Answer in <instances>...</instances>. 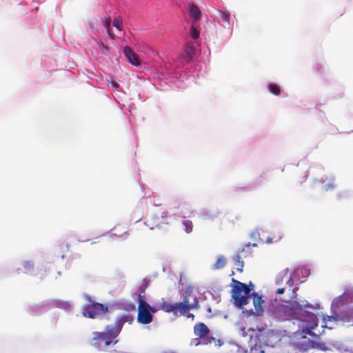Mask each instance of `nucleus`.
Wrapping results in <instances>:
<instances>
[{
	"mask_svg": "<svg viewBox=\"0 0 353 353\" xmlns=\"http://www.w3.org/2000/svg\"><path fill=\"white\" fill-rule=\"evenodd\" d=\"M192 290L187 288L183 294V301L180 303H170L167 301H163L160 305V310L165 312H172L175 316H182L186 314L188 319L192 321L194 319V315L189 312L191 310H197L199 308V303L194 296L193 302H190Z\"/></svg>",
	"mask_w": 353,
	"mask_h": 353,
	"instance_id": "nucleus-1",
	"label": "nucleus"
},
{
	"mask_svg": "<svg viewBox=\"0 0 353 353\" xmlns=\"http://www.w3.org/2000/svg\"><path fill=\"white\" fill-rule=\"evenodd\" d=\"M251 289L246 284L232 279L231 296L236 307L243 308L250 299Z\"/></svg>",
	"mask_w": 353,
	"mask_h": 353,
	"instance_id": "nucleus-2",
	"label": "nucleus"
},
{
	"mask_svg": "<svg viewBox=\"0 0 353 353\" xmlns=\"http://www.w3.org/2000/svg\"><path fill=\"white\" fill-rule=\"evenodd\" d=\"M272 338H274L272 334H266L262 330H259L255 333L254 336H250L249 347L252 351L265 353V347L274 346L273 344H272Z\"/></svg>",
	"mask_w": 353,
	"mask_h": 353,
	"instance_id": "nucleus-3",
	"label": "nucleus"
},
{
	"mask_svg": "<svg viewBox=\"0 0 353 353\" xmlns=\"http://www.w3.org/2000/svg\"><path fill=\"white\" fill-rule=\"evenodd\" d=\"M301 309V306L296 302L290 303L288 305L281 304L275 308L274 314L279 321H288L295 319L297 312Z\"/></svg>",
	"mask_w": 353,
	"mask_h": 353,
	"instance_id": "nucleus-4",
	"label": "nucleus"
},
{
	"mask_svg": "<svg viewBox=\"0 0 353 353\" xmlns=\"http://www.w3.org/2000/svg\"><path fill=\"white\" fill-rule=\"evenodd\" d=\"M112 331L110 329V325H108L105 327L104 332H93V337L92 339V345L100 347L102 342L105 346H108L110 344H116L118 341L115 334H112Z\"/></svg>",
	"mask_w": 353,
	"mask_h": 353,
	"instance_id": "nucleus-5",
	"label": "nucleus"
},
{
	"mask_svg": "<svg viewBox=\"0 0 353 353\" xmlns=\"http://www.w3.org/2000/svg\"><path fill=\"white\" fill-rule=\"evenodd\" d=\"M210 330L203 323H198L194 326V334L197 338L191 341V345L197 346L201 343L208 344L210 342L209 339Z\"/></svg>",
	"mask_w": 353,
	"mask_h": 353,
	"instance_id": "nucleus-6",
	"label": "nucleus"
},
{
	"mask_svg": "<svg viewBox=\"0 0 353 353\" xmlns=\"http://www.w3.org/2000/svg\"><path fill=\"white\" fill-rule=\"evenodd\" d=\"M151 306L147 303L143 297L139 295V306H138V314L137 321L139 323L142 324H148L152 321V315L150 312Z\"/></svg>",
	"mask_w": 353,
	"mask_h": 353,
	"instance_id": "nucleus-7",
	"label": "nucleus"
},
{
	"mask_svg": "<svg viewBox=\"0 0 353 353\" xmlns=\"http://www.w3.org/2000/svg\"><path fill=\"white\" fill-rule=\"evenodd\" d=\"M108 312V307L102 303L93 302L83 307V314L90 319L105 314Z\"/></svg>",
	"mask_w": 353,
	"mask_h": 353,
	"instance_id": "nucleus-8",
	"label": "nucleus"
},
{
	"mask_svg": "<svg viewBox=\"0 0 353 353\" xmlns=\"http://www.w3.org/2000/svg\"><path fill=\"white\" fill-rule=\"evenodd\" d=\"M134 318L131 314L123 315L117 318L115 320L114 326L110 325V329L112 331V334H115L117 337L120 334L125 323L128 322L129 324H132Z\"/></svg>",
	"mask_w": 353,
	"mask_h": 353,
	"instance_id": "nucleus-9",
	"label": "nucleus"
},
{
	"mask_svg": "<svg viewBox=\"0 0 353 353\" xmlns=\"http://www.w3.org/2000/svg\"><path fill=\"white\" fill-rule=\"evenodd\" d=\"M147 223L151 230L161 229L163 228V225L168 224L163 216H159L157 214L152 216L148 219Z\"/></svg>",
	"mask_w": 353,
	"mask_h": 353,
	"instance_id": "nucleus-10",
	"label": "nucleus"
},
{
	"mask_svg": "<svg viewBox=\"0 0 353 353\" xmlns=\"http://www.w3.org/2000/svg\"><path fill=\"white\" fill-rule=\"evenodd\" d=\"M252 296L255 312H254L252 309L250 310L248 312L250 314H254V313L257 314H261V313L263 312V308L262 305L264 303V301L263 300L262 297L256 292H253Z\"/></svg>",
	"mask_w": 353,
	"mask_h": 353,
	"instance_id": "nucleus-11",
	"label": "nucleus"
},
{
	"mask_svg": "<svg viewBox=\"0 0 353 353\" xmlns=\"http://www.w3.org/2000/svg\"><path fill=\"white\" fill-rule=\"evenodd\" d=\"M124 54L128 61L134 65L138 66L140 65V61L138 56L130 47H125L123 50Z\"/></svg>",
	"mask_w": 353,
	"mask_h": 353,
	"instance_id": "nucleus-12",
	"label": "nucleus"
},
{
	"mask_svg": "<svg viewBox=\"0 0 353 353\" xmlns=\"http://www.w3.org/2000/svg\"><path fill=\"white\" fill-rule=\"evenodd\" d=\"M256 247V243L251 244L250 243L246 244L242 250L239 252L240 254L244 259L250 258L252 256V252L251 251L250 246Z\"/></svg>",
	"mask_w": 353,
	"mask_h": 353,
	"instance_id": "nucleus-13",
	"label": "nucleus"
},
{
	"mask_svg": "<svg viewBox=\"0 0 353 353\" xmlns=\"http://www.w3.org/2000/svg\"><path fill=\"white\" fill-rule=\"evenodd\" d=\"M243 259V256L240 254L239 252L237 254H236L233 258L234 261V265L236 267V270L240 272H243V268L244 266Z\"/></svg>",
	"mask_w": 353,
	"mask_h": 353,
	"instance_id": "nucleus-14",
	"label": "nucleus"
},
{
	"mask_svg": "<svg viewBox=\"0 0 353 353\" xmlns=\"http://www.w3.org/2000/svg\"><path fill=\"white\" fill-rule=\"evenodd\" d=\"M190 14L194 19H199L201 15L200 9L195 4H191L190 6Z\"/></svg>",
	"mask_w": 353,
	"mask_h": 353,
	"instance_id": "nucleus-15",
	"label": "nucleus"
},
{
	"mask_svg": "<svg viewBox=\"0 0 353 353\" xmlns=\"http://www.w3.org/2000/svg\"><path fill=\"white\" fill-rule=\"evenodd\" d=\"M104 27L105 28L106 34L109 36L111 39H114L115 36L114 34L110 32V25L112 23V19L110 17H105L104 19Z\"/></svg>",
	"mask_w": 353,
	"mask_h": 353,
	"instance_id": "nucleus-16",
	"label": "nucleus"
},
{
	"mask_svg": "<svg viewBox=\"0 0 353 353\" xmlns=\"http://www.w3.org/2000/svg\"><path fill=\"white\" fill-rule=\"evenodd\" d=\"M225 265V258L223 256H219L214 264V269L219 270L223 268Z\"/></svg>",
	"mask_w": 353,
	"mask_h": 353,
	"instance_id": "nucleus-17",
	"label": "nucleus"
},
{
	"mask_svg": "<svg viewBox=\"0 0 353 353\" xmlns=\"http://www.w3.org/2000/svg\"><path fill=\"white\" fill-rule=\"evenodd\" d=\"M268 90L270 92H272L274 95H279L281 92L279 87L274 83H270L268 85Z\"/></svg>",
	"mask_w": 353,
	"mask_h": 353,
	"instance_id": "nucleus-18",
	"label": "nucleus"
},
{
	"mask_svg": "<svg viewBox=\"0 0 353 353\" xmlns=\"http://www.w3.org/2000/svg\"><path fill=\"white\" fill-rule=\"evenodd\" d=\"M54 305L60 308L67 310L70 307V303L65 301L56 300L54 301Z\"/></svg>",
	"mask_w": 353,
	"mask_h": 353,
	"instance_id": "nucleus-19",
	"label": "nucleus"
},
{
	"mask_svg": "<svg viewBox=\"0 0 353 353\" xmlns=\"http://www.w3.org/2000/svg\"><path fill=\"white\" fill-rule=\"evenodd\" d=\"M183 225L185 227V231L187 233H190L192 231L193 224L190 220H183Z\"/></svg>",
	"mask_w": 353,
	"mask_h": 353,
	"instance_id": "nucleus-20",
	"label": "nucleus"
},
{
	"mask_svg": "<svg viewBox=\"0 0 353 353\" xmlns=\"http://www.w3.org/2000/svg\"><path fill=\"white\" fill-rule=\"evenodd\" d=\"M185 51L187 54V58L190 59L194 53V48L192 46H187L185 47Z\"/></svg>",
	"mask_w": 353,
	"mask_h": 353,
	"instance_id": "nucleus-21",
	"label": "nucleus"
},
{
	"mask_svg": "<svg viewBox=\"0 0 353 353\" xmlns=\"http://www.w3.org/2000/svg\"><path fill=\"white\" fill-rule=\"evenodd\" d=\"M112 25L114 27H115L117 30H122V26H123V22H122V19H120V18H116L114 19L113 22H112Z\"/></svg>",
	"mask_w": 353,
	"mask_h": 353,
	"instance_id": "nucleus-22",
	"label": "nucleus"
},
{
	"mask_svg": "<svg viewBox=\"0 0 353 353\" xmlns=\"http://www.w3.org/2000/svg\"><path fill=\"white\" fill-rule=\"evenodd\" d=\"M335 188H336V184L334 183V179H331L330 182L323 187V188L325 191L333 190Z\"/></svg>",
	"mask_w": 353,
	"mask_h": 353,
	"instance_id": "nucleus-23",
	"label": "nucleus"
},
{
	"mask_svg": "<svg viewBox=\"0 0 353 353\" xmlns=\"http://www.w3.org/2000/svg\"><path fill=\"white\" fill-rule=\"evenodd\" d=\"M99 46H100L103 53L105 55L108 54V47L103 42H98Z\"/></svg>",
	"mask_w": 353,
	"mask_h": 353,
	"instance_id": "nucleus-24",
	"label": "nucleus"
},
{
	"mask_svg": "<svg viewBox=\"0 0 353 353\" xmlns=\"http://www.w3.org/2000/svg\"><path fill=\"white\" fill-rule=\"evenodd\" d=\"M220 17L226 23H230V14L226 12H221L220 13Z\"/></svg>",
	"mask_w": 353,
	"mask_h": 353,
	"instance_id": "nucleus-25",
	"label": "nucleus"
},
{
	"mask_svg": "<svg viewBox=\"0 0 353 353\" xmlns=\"http://www.w3.org/2000/svg\"><path fill=\"white\" fill-rule=\"evenodd\" d=\"M191 37L194 39H196L199 37V31L194 27L191 28Z\"/></svg>",
	"mask_w": 353,
	"mask_h": 353,
	"instance_id": "nucleus-26",
	"label": "nucleus"
},
{
	"mask_svg": "<svg viewBox=\"0 0 353 353\" xmlns=\"http://www.w3.org/2000/svg\"><path fill=\"white\" fill-rule=\"evenodd\" d=\"M23 268H25V270H26V272H28L29 270H31L32 269L33 266L32 265L29 263V262H26L24 264H23Z\"/></svg>",
	"mask_w": 353,
	"mask_h": 353,
	"instance_id": "nucleus-27",
	"label": "nucleus"
},
{
	"mask_svg": "<svg viewBox=\"0 0 353 353\" xmlns=\"http://www.w3.org/2000/svg\"><path fill=\"white\" fill-rule=\"evenodd\" d=\"M286 283L290 289L292 288L294 281L291 277L287 278Z\"/></svg>",
	"mask_w": 353,
	"mask_h": 353,
	"instance_id": "nucleus-28",
	"label": "nucleus"
},
{
	"mask_svg": "<svg viewBox=\"0 0 353 353\" xmlns=\"http://www.w3.org/2000/svg\"><path fill=\"white\" fill-rule=\"evenodd\" d=\"M285 292V288H278L276 291V293L278 294H282Z\"/></svg>",
	"mask_w": 353,
	"mask_h": 353,
	"instance_id": "nucleus-29",
	"label": "nucleus"
},
{
	"mask_svg": "<svg viewBox=\"0 0 353 353\" xmlns=\"http://www.w3.org/2000/svg\"><path fill=\"white\" fill-rule=\"evenodd\" d=\"M111 84L112 86L115 87V88H118L119 87V84L117 82H116L115 81H112L111 82Z\"/></svg>",
	"mask_w": 353,
	"mask_h": 353,
	"instance_id": "nucleus-30",
	"label": "nucleus"
},
{
	"mask_svg": "<svg viewBox=\"0 0 353 353\" xmlns=\"http://www.w3.org/2000/svg\"><path fill=\"white\" fill-rule=\"evenodd\" d=\"M312 319L314 321V325L316 326L317 325V323H316V317L314 314H312Z\"/></svg>",
	"mask_w": 353,
	"mask_h": 353,
	"instance_id": "nucleus-31",
	"label": "nucleus"
},
{
	"mask_svg": "<svg viewBox=\"0 0 353 353\" xmlns=\"http://www.w3.org/2000/svg\"><path fill=\"white\" fill-rule=\"evenodd\" d=\"M130 308L132 310H135V305L134 304H130Z\"/></svg>",
	"mask_w": 353,
	"mask_h": 353,
	"instance_id": "nucleus-32",
	"label": "nucleus"
},
{
	"mask_svg": "<svg viewBox=\"0 0 353 353\" xmlns=\"http://www.w3.org/2000/svg\"><path fill=\"white\" fill-rule=\"evenodd\" d=\"M248 331H252L253 332H256V330L254 328H252V327L248 328Z\"/></svg>",
	"mask_w": 353,
	"mask_h": 353,
	"instance_id": "nucleus-33",
	"label": "nucleus"
},
{
	"mask_svg": "<svg viewBox=\"0 0 353 353\" xmlns=\"http://www.w3.org/2000/svg\"><path fill=\"white\" fill-rule=\"evenodd\" d=\"M156 312V310L153 307H151V309H150V312Z\"/></svg>",
	"mask_w": 353,
	"mask_h": 353,
	"instance_id": "nucleus-34",
	"label": "nucleus"
},
{
	"mask_svg": "<svg viewBox=\"0 0 353 353\" xmlns=\"http://www.w3.org/2000/svg\"><path fill=\"white\" fill-rule=\"evenodd\" d=\"M242 331H243V333H245V328L242 329Z\"/></svg>",
	"mask_w": 353,
	"mask_h": 353,
	"instance_id": "nucleus-35",
	"label": "nucleus"
}]
</instances>
